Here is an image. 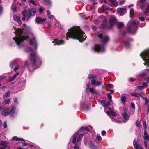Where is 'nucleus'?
Listing matches in <instances>:
<instances>
[{
    "label": "nucleus",
    "mask_w": 149,
    "mask_h": 149,
    "mask_svg": "<svg viewBox=\"0 0 149 149\" xmlns=\"http://www.w3.org/2000/svg\"><path fill=\"white\" fill-rule=\"evenodd\" d=\"M67 33L66 39L67 40L71 38L72 39H77L80 42L84 41L86 36L80 27L79 26L72 27L69 29Z\"/></svg>",
    "instance_id": "obj_1"
},
{
    "label": "nucleus",
    "mask_w": 149,
    "mask_h": 149,
    "mask_svg": "<svg viewBox=\"0 0 149 149\" xmlns=\"http://www.w3.org/2000/svg\"><path fill=\"white\" fill-rule=\"evenodd\" d=\"M14 33L16 35V38L13 37V39L17 45L19 47H21L22 46V42L29 38V36L24 35L23 30L20 28L17 29Z\"/></svg>",
    "instance_id": "obj_2"
},
{
    "label": "nucleus",
    "mask_w": 149,
    "mask_h": 149,
    "mask_svg": "<svg viewBox=\"0 0 149 149\" xmlns=\"http://www.w3.org/2000/svg\"><path fill=\"white\" fill-rule=\"evenodd\" d=\"M141 55L143 60L144 61V65L149 66V49L144 50L141 54ZM149 75V69H146L144 72L141 74L142 77H145L146 75Z\"/></svg>",
    "instance_id": "obj_3"
},
{
    "label": "nucleus",
    "mask_w": 149,
    "mask_h": 149,
    "mask_svg": "<svg viewBox=\"0 0 149 149\" xmlns=\"http://www.w3.org/2000/svg\"><path fill=\"white\" fill-rule=\"evenodd\" d=\"M26 52H30V58L31 62H32V65L34 69L36 68V66L37 64V60L39 58L36 53L31 49L29 47H27Z\"/></svg>",
    "instance_id": "obj_4"
},
{
    "label": "nucleus",
    "mask_w": 149,
    "mask_h": 149,
    "mask_svg": "<svg viewBox=\"0 0 149 149\" xmlns=\"http://www.w3.org/2000/svg\"><path fill=\"white\" fill-rule=\"evenodd\" d=\"M139 23L138 21L136 20L129 22L127 26V29L129 33L132 34H135L137 31Z\"/></svg>",
    "instance_id": "obj_5"
},
{
    "label": "nucleus",
    "mask_w": 149,
    "mask_h": 149,
    "mask_svg": "<svg viewBox=\"0 0 149 149\" xmlns=\"http://www.w3.org/2000/svg\"><path fill=\"white\" fill-rule=\"evenodd\" d=\"M116 17L114 16H111L109 19L110 26H107V21L106 19H104L101 25V27L103 28L111 29L116 22Z\"/></svg>",
    "instance_id": "obj_6"
},
{
    "label": "nucleus",
    "mask_w": 149,
    "mask_h": 149,
    "mask_svg": "<svg viewBox=\"0 0 149 149\" xmlns=\"http://www.w3.org/2000/svg\"><path fill=\"white\" fill-rule=\"evenodd\" d=\"M88 78L92 79L91 81V84L93 85L98 86L100 85L102 83V81H98L97 79V77L95 75H93L89 74Z\"/></svg>",
    "instance_id": "obj_7"
},
{
    "label": "nucleus",
    "mask_w": 149,
    "mask_h": 149,
    "mask_svg": "<svg viewBox=\"0 0 149 149\" xmlns=\"http://www.w3.org/2000/svg\"><path fill=\"white\" fill-rule=\"evenodd\" d=\"M36 12L35 9L32 8L30 10L29 13H28L26 10H24L22 12V14L24 17H25L27 16L28 18L29 19L31 17L35 15Z\"/></svg>",
    "instance_id": "obj_8"
},
{
    "label": "nucleus",
    "mask_w": 149,
    "mask_h": 149,
    "mask_svg": "<svg viewBox=\"0 0 149 149\" xmlns=\"http://www.w3.org/2000/svg\"><path fill=\"white\" fill-rule=\"evenodd\" d=\"M93 50L98 52H103L105 50V48L103 46H100L97 44L96 45L92 48Z\"/></svg>",
    "instance_id": "obj_9"
},
{
    "label": "nucleus",
    "mask_w": 149,
    "mask_h": 149,
    "mask_svg": "<svg viewBox=\"0 0 149 149\" xmlns=\"http://www.w3.org/2000/svg\"><path fill=\"white\" fill-rule=\"evenodd\" d=\"M98 36L101 39V41L104 43H107L109 40V38L108 36L105 35H104L101 33H99Z\"/></svg>",
    "instance_id": "obj_10"
},
{
    "label": "nucleus",
    "mask_w": 149,
    "mask_h": 149,
    "mask_svg": "<svg viewBox=\"0 0 149 149\" xmlns=\"http://www.w3.org/2000/svg\"><path fill=\"white\" fill-rule=\"evenodd\" d=\"M84 135V134H80L77 137V143L74 146V149H79L80 148L79 146L81 145V141Z\"/></svg>",
    "instance_id": "obj_11"
},
{
    "label": "nucleus",
    "mask_w": 149,
    "mask_h": 149,
    "mask_svg": "<svg viewBox=\"0 0 149 149\" xmlns=\"http://www.w3.org/2000/svg\"><path fill=\"white\" fill-rule=\"evenodd\" d=\"M107 113L109 116H110L113 121L118 122L117 120L115 119V116L116 115V112H113L112 110H111L110 112L109 111H107Z\"/></svg>",
    "instance_id": "obj_12"
},
{
    "label": "nucleus",
    "mask_w": 149,
    "mask_h": 149,
    "mask_svg": "<svg viewBox=\"0 0 149 149\" xmlns=\"http://www.w3.org/2000/svg\"><path fill=\"white\" fill-rule=\"evenodd\" d=\"M146 5V0H139L137 2V6L139 9H143Z\"/></svg>",
    "instance_id": "obj_13"
},
{
    "label": "nucleus",
    "mask_w": 149,
    "mask_h": 149,
    "mask_svg": "<svg viewBox=\"0 0 149 149\" xmlns=\"http://www.w3.org/2000/svg\"><path fill=\"white\" fill-rule=\"evenodd\" d=\"M117 10L120 16H123L127 12V7L125 6L122 8H119Z\"/></svg>",
    "instance_id": "obj_14"
},
{
    "label": "nucleus",
    "mask_w": 149,
    "mask_h": 149,
    "mask_svg": "<svg viewBox=\"0 0 149 149\" xmlns=\"http://www.w3.org/2000/svg\"><path fill=\"white\" fill-rule=\"evenodd\" d=\"M8 143L6 141H1L0 143V145L5 147H1L0 149H6V148L8 149L10 148V146L8 145Z\"/></svg>",
    "instance_id": "obj_15"
},
{
    "label": "nucleus",
    "mask_w": 149,
    "mask_h": 149,
    "mask_svg": "<svg viewBox=\"0 0 149 149\" xmlns=\"http://www.w3.org/2000/svg\"><path fill=\"white\" fill-rule=\"evenodd\" d=\"M11 111H10V116L13 117H15L17 114V112H15V109L16 108V106L14 105L11 106Z\"/></svg>",
    "instance_id": "obj_16"
},
{
    "label": "nucleus",
    "mask_w": 149,
    "mask_h": 149,
    "mask_svg": "<svg viewBox=\"0 0 149 149\" xmlns=\"http://www.w3.org/2000/svg\"><path fill=\"white\" fill-rule=\"evenodd\" d=\"M46 20V19L44 18H42L39 17H36L35 21L38 24H41L43 23Z\"/></svg>",
    "instance_id": "obj_17"
},
{
    "label": "nucleus",
    "mask_w": 149,
    "mask_h": 149,
    "mask_svg": "<svg viewBox=\"0 0 149 149\" xmlns=\"http://www.w3.org/2000/svg\"><path fill=\"white\" fill-rule=\"evenodd\" d=\"M52 43H54L55 45H61L65 43L62 40H58L56 39H54V41L52 42Z\"/></svg>",
    "instance_id": "obj_18"
},
{
    "label": "nucleus",
    "mask_w": 149,
    "mask_h": 149,
    "mask_svg": "<svg viewBox=\"0 0 149 149\" xmlns=\"http://www.w3.org/2000/svg\"><path fill=\"white\" fill-rule=\"evenodd\" d=\"M122 115L123 118L125 120L124 122H126L129 119V116L127 113L125 111H124L122 113Z\"/></svg>",
    "instance_id": "obj_19"
},
{
    "label": "nucleus",
    "mask_w": 149,
    "mask_h": 149,
    "mask_svg": "<svg viewBox=\"0 0 149 149\" xmlns=\"http://www.w3.org/2000/svg\"><path fill=\"white\" fill-rule=\"evenodd\" d=\"M31 34L32 36V38L30 40L29 43L31 45H34L36 47H37V43L35 40L34 36L32 33Z\"/></svg>",
    "instance_id": "obj_20"
},
{
    "label": "nucleus",
    "mask_w": 149,
    "mask_h": 149,
    "mask_svg": "<svg viewBox=\"0 0 149 149\" xmlns=\"http://www.w3.org/2000/svg\"><path fill=\"white\" fill-rule=\"evenodd\" d=\"M109 1L110 2L109 4L111 6L115 7L117 6L118 2L116 0H109Z\"/></svg>",
    "instance_id": "obj_21"
},
{
    "label": "nucleus",
    "mask_w": 149,
    "mask_h": 149,
    "mask_svg": "<svg viewBox=\"0 0 149 149\" xmlns=\"http://www.w3.org/2000/svg\"><path fill=\"white\" fill-rule=\"evenodd\" d=\"M133 144L135 149H143V148L140 145L137 144L135 140L134 141Z\"/></svg>",
    "instance_id": "obj_22"
},
{
    "label": "nucleus",
    "mask_w": 149,
    "mask_h": 149,
    "mask_svg": "<svg viewBox=\"0 0 149 149\" xmlns=\"http://www.w3.org/2000/svg\"><path fill=\"white\" fill-rule=\"evenodd\" d=\"M10 113V110L8 108H7L4 109L1 113L2 115L4 116L8 115Z\"/></svg>",
    "instance_id": "obj_23"
},
{
    "label": "nucleus",
    "mask_w": 149,
    "mask_h": 149,
    "mask_svg": "<svg viewBox=\"0 0 149 149\" xmlns=\"http://www.w3.org/2000/svg\"><path fill=\"white\" fill-rule=\"evenodd\" d=\"M90 92L91 93L93 94H97L98 93L97 91L95 89L93 88H90L88 90V92Z\"/></svg>",
    "instance_id": "obj_24"
},
{
    "label": "nucleus",
    "mask_w": 149,
    "mask_h": 149,
    "mask_svg": "<svg viewBox=\"0 0 149 149\" xmlns=\"http://www.w3.org/2000/svg\"><path fill=\"white\" fill-rule=\"evenodd\" d=\"M143 139L145 140H146L148 141H149V136L147 132V131L145 130L144 131V133H143Z\"/></svg>",
    "instance_id": "obj_25"
},
{
    "label": "nucleus",
    "mask_w": 149,
    "mask_h": 149,
    "mask_svg": "<svg viewBox=\"0 0 149 149\" xmlns=\"http://www.w3.org/2000/svg\"><path fill=\"white\" fill-rule=\"evenodd\" d=\"M13 19L17 21L19 24H21V21L20 20V17L16 16L15 15H13Z\"/></svg>",
    "instance_id": "obj_26"
},
{
    "label": "nucleus",
    "mask_w": 149,
    "mask_h": 149,
    "mask_svg": "<svg viewBox=\"0 0 149 149\" xmlns=\"http://www.w3.org/2000/svg\"><path fill=\"white\" fill-rule=\"evenodd\" d=\"M89 146L91 149H97V148L93 143L90 142L89 143Z\"/></svg>",
    "instance_id": "obj_27"
},
{
    "label": "nucleus",
    "mask_w": 149,
    "mask_h": 149,
    "mask_svg": "<svg viewBox=\"0 0 149 149\" xmlns=\"http://www.w3.org/2000/svg\"><path fill=\"white\" fill-rule=\"evenodd\" d=\"M78 132H77L73 135V138L72 140V143L73 144H75L76 143V136L78 135Z\"/></svg>",
    "instance_id": "obj_28"
},
{
    "label": "nucleus",
    "mask_w": 149,
    "mask_h": 149,
    "mask_svg": "<svg viewBox=\"0 0 149 149\" xmlns=\"http://www.w3.org/2000/svg\"><path fill=\"white\" fill-rule=\"evenodd\" d=\"M130 95L132 96H135L137 97H139L141 96L140 93L136 92L131 93H130Z\"/></svg>",
    "instance_id": "obj_29"
},
{
    "label": "nucleus",
    "mask_w": 149,
    "mask_h": 149,
    "mask_svg": "<svg viewBox=\"0 0 149 149\" xmlns=\"http://www.w3.org/2000/svg\"><path fill=\"white\" fill-rule=\"evenodd\" d=\"M130 41V40L128 39L124 43L125 46L127 48H129L130 46V45L129 43Z\"/></svg>",
    "instance_id": "obj_30"
},
{
    "label": "nucleus",
    "mask_w": 149,
    "mask_h": 149,
    "mask_svg": "<svg viewBox=\"0 0 149 149\" xmlns=\"http://www.w3.org/2000/svg\"><path fill=\"white\" fill-rule=\"evenodd\" d=\"M17 8L16 6L12 4L11 7V9L12 11L13 12H15L17 11Z\"/></svg>",
    "instance_id": "obj_31"
},
{
    "label": "nucleus",
    "mask_w": 149,
    "mask_h": 149,
    "mask_svg": "<svg viewBox=\"0 0 149 149\" xmlns=\"http://www.w3.org/2000/svg\"><path fill=\"white\" fill-rule=\"evenodd\" d=\"M13 139L14 140H16L17 141H25L22 138H17V137L14 136L13 138Z\"/></svg>",
    "instance_id": "obj_32"
},
{
    "label": "nucleus",
    "mask_w": 149,
    "mask_h": 149,
    "mask_svg": "<svg viewBox=\"0 0 149 149\" xmlns=\"http://www.w3.org/2000/svg\"><path fill=\"white\" fill-rule=\"evenodd\" d=\"M134 13V10L132 8L130 10V18H133V17Z\"/></svg>",
    "instance_id": "obj_33"
},
{
    "label": "nucleus",
    "mask_w": 149,
    "mask_h": 149,
    "mask_svg": "<svg viewBox=\"0 0 149 149\" xmlns=\"http://www.w3.org/2000/svg\"><path fill=\"white\" fill-rule=\"evenodd\" d=\"M147 82V83H148L149 81V77H148L146 79ZM147 83H146L144 82H143L142 83V84L143 85L142 86H144V88H146L147 86Z\"/></svg>",
    "instance_id": "obj_34"
},
{
    "label": "nucleus",
    "mask_w": 149,
    "mask_h": 149,
    "mask_svg": "<svg viewBox=\"0 0 149 149\" xmlns=\"http://www.w3.org/2000/svg\"><path fill=\"white\" fill-rule=\"evenodd\" d=\"M10 99H5L3 102L2 104H8L9 103L10 101Z\"/></svg>",
    "instance_id": "obj_35"
},
{
    "label": "nucleus",
    "mask_w": 149,
    "mask_h": 149,
    "mask_svg": "<svg viewBox=\"0 0 149 149\" xmlns=\"http://www.w3.org/2000/svg\"><path fill=\"white\" fill-rule=\"evenodd\" d=\"M11 93V91H7V92L6 93L5 95H4V98H7L9 97Z\"/></svg>",
    "instance_id": "obj_36"
},
{
    "label": "nucleus",
    "mask_w": 149,
    "mask_h": 149,
    "mask_svg": "<svg viewBox=\"0 0 149 149\" xmlns=\"http://www.w3.org/2000/svg\"><path fill=\"white\" fill-rule=\"evenodd\" d=\"M124 25V24L123 22H118L117 24V27L119 28H122Z\"/></svg>",
    "instance_id": "obj_37"
},
{
    "label": "nucleus",
    "mask_w": 149,
    "mask_h": 149,
    "mask_svg": "<svg viewBox=\"0 0 149 149\" xmlns=\"http://www.w3.org/2000/svg\"><path fill=\"white\" fill-rule=\"evenodd\" d=\"M148 13H149V5L147 6V8L144 12V14L146 15V16L148 15H147Z\"/></svg>",
    "instance_id": "obj_38"
},
{
    "label": "nucleus",
    "mask_w": 149,
    "mask_h": 149,
    "mask_svg": "<svg viewBox=\"0 0 149 149\" xmlns=\"http://www.w3.org/2000/svg\"><path fill=\"white\" fill-rule=\"evenodd\" d=\"M101 8L102 10L104 11L107 10L109 8V7L104 5H103L102 6Z\"/></svg>",
    "instance_id": "obj_39"
},
{
    "label": "nucleus",
    "mask_w": 149,
    "mask_h": 149,
    "mask_svg": "<svg viewBox=\"0 0 149 149\" xmlns=\"http://www.w3.org/2000/svg\"><path fill=\"white\" fill-rule=\"evenodd\" d=\"M126 100V97L124 96H123L121 97V100L123 104H124Z\"/></svg>",
    "instance_id": "obj_40"
},
{
    "label": "nucleus",
    "mask_w": 149,
    "mask_h": 149,
    "mask_svg": "<svg viewBox=\"0 0 149 149\" xmlns=\"http://www.w3.org/2000/svg\"><path fill=\"white\" fill-rule=\"evenodd\" d=\"M107 95L108 97L109 100H110V102H112V101L111 99L112 96H111V95L110 93H108L107 94Z\"/></svg>",
    "instance_id": "obj_41"
},
{
    "label": "nucleus",
    "mask_w": 149,
    "mask_h": 149,
    "mask_svg": "<svg viewBox=\"0 0 149 149\" xmlns=\"http://www.w3.org/2000/svg\"><path fill=\"white\" fill-rule=\"evenodd\" d=\"M43 3L46 5L49 4L51 3V1L49 0H43Z\"/></svg>",
    "instance_id": "obj_42"
},
{
    "label": "nucleus",
    "mask_w": 149,
    "mask_h": 149,
    "mask_svg": "<svg viewBox=\"0 0 149 149\" xmlns=\"http://www.w3.org/2000/svg\"><path fill=\"white\" fill-rule=\"evenodd\" d=\"M106 102V104H105V107H104V109L105 111L106 110H107V107L110 106L111 105L110 102Z\"/></svg>",
    "instance_id": "obj_43"
},
{
    "label": "nucleus",
    "mask_w": 149,
    "mask_h": 149,
    "mask_svg": "<svg viewBox=\"0 0 149 149\" xmlns=\"http://www.w3.org/2000/svg\"><path fill=\"white\" fill-rule=\"evenodd\" d=\"M30 65L28 64L27 61H26L25 63V66L27 67L28 68V69L29 71H30Z\"/></svg>",
    "instance_id": "obj_44"
},
{
    "label": "nucleus",
    "mask_w": 149,
    "mask_h": 149,
    "mask_svg": "<svg viewBox=\"0 0 149 149\" xmlns=\"http://www.w3.org/2000/svg\"><path fill=\"white\" fill-rule=\"evenodd\" d=\"M101 104L102 106L104 107H105L106 101L104 100H102Z\"/></svg>",
    "instance_id": "obj_45"
},
{
    "label": "nucleus",
    "mask_w": 149,
    "mask_h": 149,
    "mask_svg": "<svg viewBox=\"0 0 149 149\" xmlns=\"http://www.w3.org/2000/svg\"><path fill=\"white\" fill-rule=\"evenodd\" d=\"M90 84L89 83H88V84H86V91L87 92H88V90L89 89V88H90Z\"/></svg>",
    "instance_id": "obj_46"
},
{
    "label": "nucleus",
    "mask_w": 149,
    "mask_h": 149,
    "mask_svg": "<svg viewBox=\"0 0 149 149\" xmlns=\"http://www.w3.org/2000/svg\"><path fill=\"white\" fill-rule=\"evenodd\" d=\"M15 76L14 75L13 77H10L9 78V80L10 81H13L15 79Z\"/></svg>",
    "instance_id": "obj_47"
},
{
    "label": "nucleus",
    "mask_w": 149,
    "mask_h": 149,
    "mask_svg": "<svg viewBox=\"0 0 149 149\" xmlns=\"http://www.w3.org/2000/svg\"><path fill=\"white\" fill-rule=\"evenodd\" d=\"M136 125L138 127H140V126H141L140 123V122L139 121H136Z\"/></svg>",
    "instance_id": "obj_48"
},
{
    "label": "nucleus",
    "mask_w": 149,
    "mask_h": 149,
    "mask_svg": "<svg viewBox=\"0 0 149 149\" xmlns=\"http://www.w3.org/2000/svg\"><path fill=\"white\" fill-rule=\"evenodd\" d=\"M15 63V61H12L10 63V67H12L13 65Z\"/></svg>",
    "instance_id": "obj_49"
},
{
    "label": "nucleus",
    "mask_w": 149,
    "mask_h": 149,
    "mask_svg": "<svg viewBox=\"0 0 149 149\" xmlns=\"http://www.w3.org/2000/svg\"><path fill=\"white\" fill-rule=\"evenodd\" d=\"M97 139L99 140H101L102 138L99 134H97Z\"/></svg>",
    "instance_id": "obj_50"
},
{
    "label": "nucleus",
    "mask_w": 149,
    "mask_h": 149,
    "mask_svg": "<svg viewBox=\"0 0 149 149\" xmlns=\"http://www.w3.org/2000/svg\"><path fill=\"white\" fill-rule=\"evenodd\" d=\"M137 88L140 90H141L143 89L144 88V86H138L137 87Z\"/></svg>",
    "instance_id": "obj_51"
},
{
    "label": "nucleus",
    "mask_w": 149,
    "mask_h": 149,
    "mask_svg": "<svg viewBox=\"0 0 149 149\" xmlns=\"http://www.w3.org/2000/svg\"><path fill=\"white\" fill-rule=\"evenodd\" d=\"M143 125L145 129H147V125L146 121H144L143 123Z\"/></svg>",
    "instance_id": "obj_52"
},
{
    "label": "nucleus",
    "mask_w": 149,
    "mask_h": 149,
    "mask_svg": "<svg viewBox=\"0 0 149 149\" xmlns=\"http://www.w3.org/2000/svg\"><path fill=\"white\" fill-rule=\"evenodd\" d=\"M148 141L145 140L144 141V143L145 145V146L146 147L147 146V143H148Z\"/></svg>",
    "instance_id": "obj_53"
},
{
    "label": "nucleus",
    "mask_w": 149,
    "mask_h": 149,
    "mask_svg": "<svg viewBox=\"0 0 149 149\" xmlns=\"http://www.w3.org/2000/svg\"><path fill=\"white\" fill-rule=\"evenodd\" d=\"M14 103L16 104H18L17 100L16 98H14Z\"/></svg>",
    "instance_id": "obj_54"
},
{
    "label": "nucleus",
    "mask_w": 149,
    "mask_h": 149,
    "mask_svg": "<svg viewBox=\"0 0 149 149\" xmlns=\"http://www.w3.org/2000/svg\"><path fill=\"white\" fill-rule=\"evenodd\" d=\"M30 2L32 4L34 5H36V4L34 1L33 0H31L30 1Z\"/></svg>",
    "instance_id": "obj_55"
},
{
    "label": "nucleus",
    "mask_w": 149,
    "mask_h": 149,
    "mask_svg": "<svg viewBox=\"0 0 149 149\" xmlns=\"http://www.w3.org/2000/svg\"><path fill=\"white\" fill-rule=\"evenodd\" d=\"M125 0H120L119 1V4L120 5H122L125 3Z\"/></svg>",
    "instance_id": "obj_56"
},
{
    "label": "nucleus",
    "mask_w": 149,
    "mask_h": 149,
    "mask_svg": "<svg viewBox=\"0 0 149 149\" xmlns=\"http://www.w3.org/2000/svg\"><path fill=\"white\" fill-rule=\"evenodd\" d=\"M131 106L132 107L133 109H135V105H134V104L133 103H132V102L131 103Z\"/></svg>",
    "instance_id": "obj_57"
},
{
    "label": "nucleus",
    "mask_w": 149,
    "mask_h": 149,
    "mask_svg": "<svg viewBox=\"0 0 149 149\" xmlns=\"http://www.w3.org/2000/svg\"><path fill=\"white\" fill-rule=\"evenodd\" d=\"M3 125H4V128H6L7 127V122L6 121H5L4 122V124H3Z\"/></svg>",
    "instance_id": "obj_58"
},
{
    "label": "nucleus",
    "mask_w": 149,
    "mask_h": 149,
    "mask_svg": "<svg viewBox=\"0 0 149 149\" xmlns=\"http://www.w3.org/2000/svg\"><path fill=\"white\" fill-rule=\"evenodd\" d=\"M106 134V132L105 131L103 130L101 132L102 135L103 136H104Z\"/></svg>",
    "instance_id": "obj_59"
},
{
    "label": "nucleus",
    "mask_w": 149,
    "mask_h": 149,
    "mask_svg": "<svg viewBox=\"0 0 149 149\" xmlns=\"http://www.w3.org/2000/svg\"><path fill=\"white\" fill-rule=\"evenodd\" d=\"M43 11V8L42 7H41L39 9V11L40 13H42Z\"/></svg>",
    "instance_id": "obj_60"
},
{
    "label": "nucleus",
    "mask_w": 149,
    "mask_h": 149,
    "mask_svg": "<svg viewBox=\"0 0 149 149\" xmlns=\"http://www.w3.org/2000/svg\"><path fill=\"white\" fill-rule=\"evenodd\" d=\"M81 130H86L89 131V130L88 129L85 127H81Z\"/></svg>",
    "instance_id": "obj_61"
},
{
    "label": "nucleus",
    "mask_w": 149,
    "mask_h": 149,
    "mask_svg": "<svg viewBox=\"0 0 149 149\" xmlns=\"http://www.w3.org/2000/svg\"><path fill=\"white\" fill-rule=\"evenodd\" d=\"M139 19L141 21H144L145 20V18L143 17H139Z\"/></svg>",
    "instance_id": "obj_62"
},
{
    "label": "nucleus",
    "mask_w": 149,
    "mask_h": 149,
    "mask_svg": "<svg viewBox=\"0 0 149 149\" xmlns=\"http://www.w3.org/2000/svg\"><path fill=\"white\" fill-rule=\"evenodd\" d=\"M120 110L121 111H122V110H124L125 111H126V109L123 107H120Z\"/></svg>",
    "instance_id": "obj_63"
},
{
    "label": "nucleus",
    "mask_w": 149,
    "mask_h": 149,
    "mask_svg": "<svg viewBox=\"0 0 149 149\" xmlns=\"http://www.w3.org/2000/svg\"><path fill=\"white\" fill-rule=\"evenodd\" d=\"M3 10L2 6L0 5V15L1 14Z\"/></svg>",
    "instance_id": "obj_64"
}]
</instances>
